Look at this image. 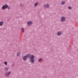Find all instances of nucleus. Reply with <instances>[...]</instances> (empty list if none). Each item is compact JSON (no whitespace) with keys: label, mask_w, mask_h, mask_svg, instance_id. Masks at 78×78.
Segmentation results:
<instances>
[{"label":"nucleus","mask_w":78,"mask_h":78,"mask_svg":"<svg viewBox=\"0 0 78 78\" xmlns=\"http://www.w3.org/2000/svg\"><path fill=\"white\" fill-rule=\"evenodd\" d=\"M8 8V5L7 4H5L4 5H3L2 7V9L3 10L5 9H7Z\"/></svg>","instance_id":"obj_2"},{"label":"nucleus","mask_w":78,"mask_h":78,"mask_svg":"<svg viewBox=\"0 0 78 78\" xmlns=\"http://www.w3.org/2000/svg\"><path fill=\"white\" fill-rule=\"evenodd\" d=\"M22 58L23 61H27V57L26 55H24L23 56Z\"/></svg>","instance_id":"obj_7"},{"label":"nucleus","mask_w":78,"mask_h":78,"mask_svg":"<svg viewBox=\"0 0 78 78\" xmlns=\"http://www.w3.org/2000/svg\"><path fill=\"white\" fill-rule=\"evenodd\" d=\"M44 8H48L50 7V4L49 3L45 4L44 5Z\"/></svg>","instance_id":"obj_5"},{"label":"nucleus","mask_w":78,"mask_h":78,"mask_svg":"<svg viewBox=\"0 0 78 78\" xmlns=\"http://www.w3.org/2000/svg\"><path fill=\"white\" fill-rule=\"evenodd\" d=\"M64 4H65V2H64V1H62L61 2V5H64Z\"/></svg>","instance_id":"obj_13"},{"label":"nucleus","mask_w":78,"mask_h":78,"mask_svg":"<svg viewBox=\"0 0 78 78\" xmlns=\"http://www.w3.org/2000/svg\"><path fill=\"white\" fill-rule=\"evenodd\" d=\"M4 69H5V72H6L8 71V70L9 69V68H8V67H6Z\"/></svg>","instance_id":"obj_11"},{"label":"nucleus","mask_w":78,"mask_h":78,"mask_svg":"<svg viewBox=\"0 0 78 78\" xmlns=\"http://www.w3.org/2000/svg\"><path fill=\"white\" fill-rule=\"evenodd\" d=\"M20 52H17L16 55V57H19L20 56Z\"/></svg>","instance_id":"obj_8"},{"label":"nucleus","mask_w":78,"mask_h":78,"mask_svg":"<svg viewBox=\"0 0 78 78\" xmlns=\"http://www.w3.org/2000/svg\"><path fill=\"white\" fill-rule=\"evenodd\" d=\"M32 22L31 21H29L27 22V25L30 26L32 24Z\"/></svg>","instance_id":"obj_6"},{"label":"nucleus","mask_w":78,"mask_h":78,"mask_svg":"<svg viewBox=\"0 0 78 78\" xmlns=\"http://www.w3.org/2000/svg\"><path fill=\"white\" fill-rule=\"evenodd\" d=\"M37 5H38V2H36L34 4V7H36L37 6Z\"/></svg>","instance_id":"obj_12"},{"label":"nucleus","mask_w":78,"mask_h":78,"mask_svg":"<svg viewBox=\"0 0 78 78\" xmlns=\"http://www.w3.org/2000/svg\"><path fill=\"white\" fill-rule=\"evenodd\" d=\"M21 30L23 32H24L25 30H24V29H23V28H21Z\"/></svg>","instance_id":"obj_16"},{"label":"nucleus","mask_w":78,"mask_h":78,"mask_svg":"<svg viewBox=\"0 0 78 78\" xmlns=\"http://www.w3.org/2000/svg\"><path fill=\"white\" fill-rule=\"evenodd\" d=\"M4 64L5 66L7 65V64H8V63H7V62H4Z\"/></svg>","instance_id":"obj_15"},{"label":"nucleus","mask_w":78,"mask_h":78,"mask_svg":"<svg viewBox=\"0 0 78 78\" xmlns=\"http://www.w3.org/2000/svg\"><path fill=\"white\" fill-rule=\"evenodd\" d=\"M61 34H62V32L60 31L58 32L57 33L58 36H60V35H61Z\"/></svg>","instance_id":"obj_10"},{"label":"nucleus","mask_w":78,"mask_h":78,"mask_svg":"<svg viewBox=\"0 0 78 78\" xmlns=\"http://www.w3.org/2000/svg\"><path fill=\"white\" fill-rule=\"evenodd\" d=\"M8 9H10V7H8Z\"/></svg>","instance_id":"obj_18"},{"label":"nucleus","mask_w":78,"mask_h":78,"mask_svg":"<svg viewBox=\"0 0 78 78\" xmlns=\"http://www.w3.org/2000/svg\"><path fill=\"white\" fill-rule=\"evenodd\" d=\"M61 22H65L66 21V17L64 16H62L61 18Z\"/></svg>","instance_id":"obj_4"},{"label":"nucleus","mask_w":78,"mask_h":78,"mask_svg":"<svg viewBox=\"0 0 78 78\" xmlns=\"http://www.w3.org/2000/svg\"><path fill=\"white\" fill-rule=\"evenodd\" d=\"M68 9H72V8L71 7L69 6L68 7Z\"/></svg>","instance_id":"obj_17"},{"label":"nucleus","mask_w":78,"mask_h":78,"mask_svg":"<svg viewBox=\"0 0 78 78\" xmlns=\"http://www.w3.org/2000/svg\"><path fill=\"white\" fill-rule=\"evenodd\" d=\"M42 58H40L38 60V62H41V61H42Z\"/></svg>","instance_id":"obj_14"},{"label":"nucleus","mask_w":78,"mask_h":78,"mask_svg":"<svg viewBox=\"0 0 78 78\" xmlns=\"http://www.w3.org/2000/svg\"><path fill=\"white\" fill-rule=\"evenodd\" d=\"M11 71H9L7 72H6L5 73V75L7 76V77H9V75L11 74Z\"/></svg>","instance_id":"obj_3"},{"label":"nucleus","mask_w":78,"mask_h":78,"mask_svg":"<svg viewBox=\"0 0 78 78\" xmlns=\"http://www.w3.org/2000/svg\"><path fill=\"white\" fill-rule=\"evenodd\" d=\"M26 57H27V58H28L30 57V62L31 63H33L34 62V58L35 57H34V56L33 55H31V54L29 53L27 54L26 55Z\"/></svg>","instance_id":"obj_1"},{"label":"nucleus","mask_w":78,"mask_h":78,"mask_svg":"<svg viewBox=\"0 0 78 78\" xmlns=\"http://www.w3.org/2000/svg\"><path fill=\"white\" fill-rule=\"evenodd\" d=\"M4 24V22L3 21H1L0 22V27H2L3 25Z\"/></svg>","instance_id":"obj_9"}]
</instances>
